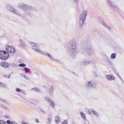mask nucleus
<instances>
[{"label":"nucleus","mask_w":124,"mask_h":124,"mask_svg":"<svg viewBox=\"0 0 124 124\" xmlns=\"http://www.w3.org/2000/svg\"><path fill=\"white\" fill-rule=\"evenodd\" d=\"M81 53L84 56H91V55H93L94 53V51L92 48V46L90 43H89V45H87L85 48L81 49Z\"/></svg>","instance_id":"1"},{"label":"nucleus","mask_w":124,"mask_h":124,"mask_svg":"<svg viewBox=\"0 0 124 124\" xmlns=\"http://www.w3.org/2000/svg\"><path fill=\"white\" fill-rule=\"evenodd\" d=\"M19 8L21 9H23L24 10L25 12H27L28 14L30 15L31 14V10H35L36 8L31 6H28L27 4H24L23 3H21L19 4Z\"/></svg>","instance_id":"2"},{"label":"nucleus","mask_w":124,"mask_h":124,"mask_svg":"<svg viewBox=\"0 0 124 124\" xmlns=\"http://www.w3.org/2000/svg\"><path fill=\"white\" fill-rule=\"evenodd\" d=\"M69 51L71 56H74L77 54V50H76V42L74 40H72L70 43Z\"/></svg>","instance_id":"3"},{"label":"nucleus","mask_w":124,"mask_h":124,"mask_svg":"<svg viewBox=\"0 0 124 124\" xmlns=\"http://www.w3.org/2000/svg\"><path fill=\"white\" fill-rule=\"evenodd\" d=\"M87 16H88V11H83L79 17V20L78 21V24L79 26H84L85 24V21H86V19L87 18Z\"/></svg>","instance_id":"4"},{"label":"nucleus","mask_w":124,"mask_h":124,"mask_svg":"<svg viewBox=\"0 0 124 124\" xmlns=\"http://www.w3.org/2000/svg\"><path fill=\"white\" fill-rule=\"evenodd\" d=\"M33 49H34L36 52H37L38 53H40V54H42L43 55H44V56H46L47 57H48L49 59H50L51 60H52V61H54L55 60V58H54V57H53L52 55H51L50 54L48 53L47 52L42 51V50L36 48H33Z\"/></svg>","instance_id":"5"},{"label":"nucleus","mask_w":124,"mask_h":124,"mask_svg":"<svg viewBox=\"0 0 124 124\" xmlns=\"http://www.w3.org/2000/svg\"><path fill=\"white\" fill-rule=\"evenodd\" d=\"M8 58H9V53L4 50L0 51V59H1V60L5 61V60H7Z\"/></svg>","instance_id":"6"},{"label":"nucleus","mask_w":124,"mask_h":124,"mask_svg":"<svg viewBox=\"0 0 124 124\" xmlns=\"http://www.w3.org/2000/svg\"><path fill=\"white\" fill-rule=\"evenodd\" d=\"M85 86L87 89H90V88H95V87H96V83H95L93 81H87L85 83Z\"/></svg>","instance_id":"7"},{"label":"nucleus","mask_w":124,"mask_h":124,"mask_svg":"<svg viewBox=\"0 0 124 124\" xmlns=\"http://www.w3.org/2000/svg\"><path fill=\"white\" fill-rule=\"evenodd\" d=\"M107 1L109 6L112 8V9H115V10H119V8H118V6H117V5L115 4V3L111 2V0H107Z\"/></svg>","instance_id":"8"},{"label":"nucleus","mask_w":124,"mask_h":124,"mask_svg":"<svg viewBox=\"0 0 124 124\" xmlns=\"http://www.w3.org/2000/svg\"><path fill=\"white\" fill-rule=\"evenodd\" d=\"M6 50L7 51V53H12L13 54H15L16 52V50H15V48L12 46H7L6 47Z\"/></svg>","instance_id":"9"},{"label":"nucleus","mask_w":124,"mask_h":124,"mask_svg":"<svg viewBox=\"0 0 124 124\" xmlns=\"http://www.w3.org/2000/svg\"><path fill=\"white\" fill-rule=\"evenodd\" d=\"M7 8L8 10H10V11H11L13 12V13H14L15 14H16V15H20V13L18 11H16L14 8H12V7L10 6H8L7 7Z\"/></svg>","instance_id":"10"},{"label":"nucleus","mask_w":124,"mask_h":124,"mask_svg":"<svg viewBox=\"0 0 124 124\" xmlns=\"http://www.w3.org/2000/svg\"><path fill=\"white\" fill-rule=\"evenodd\" d=\"M0 66L4 67V68H8L9 67V64L7 62H2L0 63Z\"/></svg>","instance_id":"11"},{"label":"nucleus","mask_w":124,"mask_h":124,"mask_svg":"<svg viewBox=\"0 0 124 124\" xmlns=\"http://www.w3.org/2000/svg\"><path fill=\"white\" fill-rule=\"evenodd\" d=\"M106 78L108 81H112L115 79V77L111 75H108L106 76Z\"/></svg>","instance_id":"12"},{"label":"nucleus","mask_w":124,"mask_h":124,"mask_svg":"<svg viewBox=\"0 0 124 124\" xmlns=\"http://www.w3.org/2000/svg\"><path fill=\"white\" fill-rule=\"evenodd\" d=\"M101 25H102V26L105 27V28H106L107 29H108V30L109 31H111L112 30L111 27H109L107 24H106V23H105V22H104V21H101Z\"/></svg>","instance_id":"13"},{"label":"nucleus","mask_w":124,"mask_h":124,"mask_svg":"<svg viewBox=\"0 0 124 124\" xmlns=\"http://www.w3.org/2000/svg\"><path fill=\"white\" fill-rule=\"evenodd\" d=\"M91 63V61H82L80 62V64L81 65H88V64H90Z\"/></svg>","instance_id":"14"},{"label":"nucleus","mask_w":124,"mask_h":124,"mask_svg":"<svg viewBox=\"0 0 124 124\" xmlns=\"http://www.w3.org/2000/svg\"><path fill=\"white\" fill-rule=\"evenodd\" d=\"M19 42H20V46L21 47H26V43H25V42H24V41H23V40H19Z\"/></svg>","instance_id":"15"},{"label":"nucleus","mask_w":124,"mask_h":124,"mask_svg":"<svg viewBox=\"0 0 124 124\" xmlns=\"http://www.w3.org/2000/svg\"><path fill=\"white\" fill-rule=\"evenodd\" d=\"M29 44L30 45H31V46H33V47H39V45H38V44H35L31 42H29Z\"/></svg>","instance_id":"16"},{"label":"nucleus","mask_w":124,"mask_h":124,"mask_svg":"<svg viewBox=\"0 0 124 124\" xmlns=\"http://www.w3.org/2000/svg\"><path fill=\"white\" fill-rule=\"evenodd\" d=\"M61 122V118L59 117V116H56L55 117V122L56 124H59Z\"/></svg>","instance_id":"17"},{"label":"nucleus","mask_w":124,"mask_h":124,"mask_svg":"<svg viewBox=\"0 0 124 124\" xmlns=\"http://www.w3.org/2000/svg\"><path fill=\"white\" fill-rule=\"evenodd\" d=\"M49 105L52 108H55V103H54L53 101H50V102H49Z\"/></svg>","instance_id":"18"},{"label":"nucleus","mask_w":124,"mask_h":124,"mask_svg":"<svg viewBox=\"0 0 124 124\" xmlns=\"http://www.w3.org/2000/svg\"><path fill=\"white\" fill-rule=\"evenodd\" d=\"M80 115L82 118H83V120H84V121H87V117H86V115H85V114L81 112Z\"/></svg>","instance_id":"19"},{"label":"nucleus","mask_w":124,"mask_h":124,"mask_svg":"<svg viewBox=\"0 0 124 124\" xmlns=\"http://www.w3.org/2000/svg\"><path fill=\"white\" fill-rule=\"evenodd\" d=\"M6 84L0 82V87H1V88H6Z\"/></svg>","instance_id":"20"},{"label":"nucleus","mask_w":124,"mask_h":124,"mask_svg":"<svg viewBox=\"0 0 124 124\" xmlns=\"http://www.w3.org/2000/svg\"><path fill=\"white\" fill-rule=\"evenodd\" d=\"M24 70H25V73L27 74V73H29L30 72V71H31V69L27 68V67H25L24 68Z\"/></svg>","instance_id":"21"},{"label":"nucleus","mask_w":124,"mask_h":124,"mask_svg":"<svg viewBox=\"0 0 124 124\" xmlns=\"http://www.w3.org/2000/svg\"><path fill=\"white\" fill-rule=\"evenodd\" d=\"M91 112H92V113H93L94 115H95V116H97V117H98V116H99L98 113H97V112H96V111H95V110L93 109H91Z\"/></svg>","instance_id":"22"},{"label":"nucleus","mask_w":124,"mask_h":124,"mask_svg":"<svg viewBox=\"0 0 124 124\" xmlns=\"http://www.w3.org/2000/svg\"><path fill=\"white\" fill-rule=\"evenodd\" d=\"M116 56L117 55L116 54V53H112L110 56V58L112 60H113V59H116Z\"/></svg>","instance_id":"23"},{"label":"nucleus","mask_w":124,"mask_h":124,"mask_svg":"<svg viewBox=\"0 0 124 124\" xmlns=\"http://www.w3.org/2000/svg\"><path fill=\"white\" fill-rule=\"evenodd\" d=\"M20 67H26V64L24 63H20L18 65Z\"/></svg>","instance_id":"24"},{"label":"nucleus","mask_w":124,"mask_h":124,"mask_svg":"<svg viewBox=\"0 0 124 124\" xmlns=\"http://www.w3.org/2000/svg\"><path fill=\"white\" fill-rule=\"evenodd\" d=\"M85 111L86 113H87V114H89V115H91V114H92V112H91V110L88 108H86Z\"/></svg>","instance_id":"25"},{"label":"nucleus","mask_w":124,"mask_h":124,"mask_svg":"<svg viewBox=\"0 0 124 124\" xmlns=\"http://www.w3.org/2000/svg\"><path fill=\"white\" fill-rule=\"evenodd\" d=\"M46 101H47L48 102H50L51 101V99H50V98H49V97H45Z\"/></svg>","instance_id":"26"},{"label":"nucleus","mask_w":124,"mask_h":124,"mask_svg":"<svg viewBox=\"0 0 124 124\" xmlns=\"http://www.w3.org/2000/svg\"><path fill=\"white\" fill-rule=\"evenodd\" d=\"M1 107L2 108H4V109H6V110H9V109L8 108V107H7L6 106L4 105H2Z\"/></svg>","instance_id":"27"},{"label":"nucleus","mask_w":124,"mask_h":124,"mask_svg":"<svg viewBox=\"0 0 124 124\" xmlns=\"http://www.w3.org/2000/svg\"><path fill=\"white\" fill-rule=\"evenodd\" d=\"M47 120V124H51V123L52 122V117L48 118Z\"/></svg>","instance_id":"28"},{"label":"nucleus","mask_w":124,"mask_h":124,"mask_svg":"<svg viewBox=\"0 0 124 124\" xmlns=\"http://www.w3.org/2000/svg\"><path fill=\"white\" fill-rule=\"evenodd\" d=\"M49 91L50 92H51V93H53V92H54V86L52 85L50 89H49Z\"/></svg>","instance_id":"29"},{"label":"nucleus","mask_w":124,"mask_h":124,"mask_svg":"<svg viewBox=\"0 0 124 124\" xmlns=\"http://www.w3.org/2000/svg\"><path fill=\"white\" fill-rule=\"evenodd\" d=\"M35 91V92H40V90L37 88H34L33 89Z\"/></svg>","instance_id":"30"},{"label":"nucleus","mask_w":124,"mask_h":124,"mask_svg":"<svg viewBox=\"0 0 124 124\" xmlns=\"http://www.w3.org/2000/svg\"><path fill=\"white\" fill-rule=\"evenodd\" d=\"M16 91L17 92V93H21V92H22V90L20 89V88H16Z\"/></svg>","instance_id":"31"},{"label":"nucleus","mask_w":124,"mask_h":124,"mask_svg":"<svg viewBox=\"0 0 124 124\" xmlns=\"http://www.w3.org/2000/svg\"><path fill=\"white\" fill-rule=\"evenodd\" d=\"M0 124H6V122L3 120H0Z\"/></svg>","instance_id":"32"},{"label":"nucleus","mask_w":124,"mask_h":124,"mask_svg":"<svg viewBox=\"0 0 124 124\" xmlns=\"http://www.w3.org/2000/svg\"><path fill=\"white\" fill-rule=\"evenodd\" d=\"M25 79H27V80H31V79L30 78H29L28 76H24V77H23Z\"/></svg>","instance_id":"33"},{"label":"nucleus","mask_w":124,"mask_h":124,"mask_svg":"<svg viewBox=\"0 0 124 124\" xmlns=\"http://www.w3.org/2000/svg\"><path fill=\"white\" fill-rule=\"evenodd\" d=\"M4 77H5V78H8L9 79L10 78V76H8V75H4Z\"/></svg>","instance_id":"34"},{"label":"nucleus","mask_w":124,"mask_h":124,"mask_svg":"<svg viewBox=\"0 0 124 124\" xmlns=\"http://www.w3.org/2000/svg\"><path fill=\"white\" fill-rule=\"evenodd\" d=\"M0 100H1V101H2V102H6L5 100L1 99V98H0Z\"/></svg>","instance_id":"35"},{"label":"nucleus","mask_w":124,"mask_h":124,"mask_svg":"<svg viewBox=\"0 0 124 124\" xmlns=\"http://www.w3.org/2000/svg\"><path fill=\"white\" fill-rule=\"evenodd\" d=\"M6 123H7V124H11V122L10 121V120H7Z\"/></svg>","instance_id":"36"},{"label":"nucleus","mask_w":124,"mask_h":124,"mask_svg":"<svg viewBox=\"0 0 124 124\" xmlns=\"http://www.w3.org/2000/svg\"><path fill=\"white\" fill-rule=\"evenodd\" d=\"M62 124H67V121H64Z\"/></svg>","instance_id":"37"},{"label":"nucleus","mask_w":124,"mask_h":124,"mask_svg":"<svg viewBox=\"0 0 124 124\" xmlns=\"http://www.w3.org/2000/svg\"><path fill=\"white\" fill-rule=\"evenodd\" d=\"M107 60L108 61V62H110V59L109 58V57H107Z\"/></svg>","instance_id":"38"},{"label":"nucleus","mask_w":124,"mask_h":124,"mask_svg":"<svg viewBox=\"0 0 124 124\" xmlns=\"http://www.w3.org/2000/svg\"><path fill=\"white\" fill-rule=\"evenodd\" d=\"M26 75H25V74H21V76H22V77H24Z\"/></svg>","instance_id":"39"},{"label":"nucleus","mask_w":124,"mask_h":124,"mask_svg":"<svg viewBox=\"0 0 124 124\" xmlns=\"http://www.w3.org/2000/svg\"><path fill=\"white\" fill-rule=\"evenodd\" d=\"M22 124H28V123H27L26 122H25V121H23L22 122Z\"/></svg>","instance_id":"40"},{"label":"nucleus","mask_w":124,"mask_h":124,"mask_svg":"<svg viewBox=\"0 0 124 124\" xmlns=\"http://www.w3.org/2000/svg\"><path fill=\"white\" fill-rule=\"evenodd\" d=\"M35 122L36 123H39V121H38V119H35Z\"/></svg>","instance_id":"41"},{"label":"nucleus","mask_w":124,"mask_h":124,"mask_svg":"<svg viewBox=\"0 0 124 124\" xmlns=\"http://www.w3.org/2000/svg\"><path fill=\"white\" fill-rule=\"evenodd\" d=\"M13 66L14 67H16V64H13Z\"/></svg>","instance_id":"42"},{"label":"nucleus","mask_w":124,"mask_h":124,"mask_svg":"<svg viewBox=\"0 0 124 124\" xmlns=\"http://www.w3.org/2000/svg\"><path fill=\"white\" fill-rule=\"evenodd\" d=\"M15 122H11V124H15Z\"/></svg>","instance_id":"43"},{"label":"nucleus","mask_w":124,"mask_h":124,"mask_svg":"<svg viewBox=\"0 0 124 124\" xmlns=\"http://www.w3.org/2000/svg\"><path fill=\"white\" fill-rule=\"evenodd\" d=\"M75 2H77L78 1V0H73Z\"/></svg>","instance_id":"44"},{"label":"nucleus","mask_w":124,"mask_h":124,"mask_svg":"<svg viewBox=\"0 0 124 124\" xmlns=\"http://www.w3.org/2000/svg\"><path fill=\"white\" fill-rule=\"evenodd\" d=\"M28 102H29V103H31V104H33V103L32 102H29V101H28Z\"/></svg>","instance_id":"45"},{"label":"nucleus","mask_w":124,"mask_h":124,"mask_svg":"<svg viewBox=\"0 0 124 124\" xmlns=\"http://www.w3.org/2000/svg\"><path fill=\"white\" fill-rule=\"evenodd\" d=\"M15 124H17V123L16 122H15Z\"/></svg>","instance_id":"46"},{"label":"nucleus","mask_w":124,"mask_h":124,"mask_svg":"<svg viewBox=\"0 0 124 124\" xmlns=\"http://www.w3.org/2000/svg\"><path fill=\"white\" fill-rule=\"evenodd\" d=\"M117 75L119 76V74H117Z\"/></svg>","instance_id":"47"}]
</instances>
